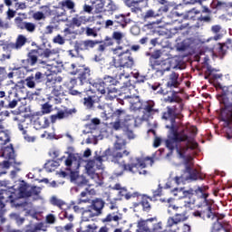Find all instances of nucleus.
<instances>
[{
  "instance_id": "obj_37",
  "label": "nucleus",
  "mask_w": 232,
  "mask_h": 232,
  "mask_svg": "<svg viewBox=\"0 0 232 232\" xmlns=\"http://www.w3.org/2000/svg\"><path fill=\"white\" fill-rule=\"evenodd\" d=\"M105 4V12H115L117 10V5L113 4L111 0H104Z\"/></svg>"
},
{
  "instance_id": "obj_21",
  "label": "nucleus",
  "mask_w": 232,
  "mask_h": 232,
  "mask_svg": "<svg viewBox=\"0 0 232 232\" xmlns=\"http://www.w3.org/2000/svg\"><path fill=\"white\" fill-rule=\"evenodd\" d=\"M93 217L98 216L89 206L87 208H83V211L82 212V224H84V222H89V220L93 218Z\"/></svg>"
},
{
  "instance_id": "obj_26",
  "label": "nucleus",
  "mask_w": 232,
  "mask_h": 232,
  "mask_svg": "<svg viewBox=\"0 0 232 232\" xmlns=\"http://www.w3.org/2000/svg\"><path fill=\"white\" fill-rule=\"evenodd\" d=\"M94 14H102V12H105V4L104 0H95L92 3Z\"/></svg>"
},
{
  "instance_id": "obj_27",
  "label": "nucleus",
  "mask_w": 232,
  "mask_h": 232,
  "mask_svg": "<svg viewBox=\"0 0 232 232\" xmlns=\"http://www.w3.org/2000/svg\"><path fill=\"white\" fill-rule=\"evenodd\" d=\"M119 197H124L126 200H130V198H136L139 197V192L130 193L126 188H121L118 192Z\"/></svg>"
},
{
  "instance_id": "obj_6",
  "label": "nucleus",
  "mask_w": 232,
  "mask_h": 232,
  "mask_svg": "<svg viewBox=\"0 0 232 232\" xmlns=\"http://www.w3.org/2000/svg\"><path fill=\"white\" fill-rule=\"evenodd\" d=\"M24 197H28L26 194V188L22 186L19 189H14V188L8 189H0V211L5 209V204L6 202L14 203L17 198H24Z\"/></svg>"
},
{
  "instance_id": "obj_22",
  "label": "nucleus",
  "mask_w": 232,
  "mask_h": 232,
  "mask_svg": "<svg viewBox=\"0 0 232 232\" xmlns=\"http://www.w3.org/2000/svg\"><path fill=\"white\" fill-rule=\"evenodd\" d=\"M179 84L180 82H179V73L172 72L169 75V81L167 82L168 88H178Z\"/></svg>"
},
{
  "instance_id": "obj_35",
  "label": "nucleus",
  "mask_w": 232,
  "mask_h": 232,
  "mask_svg": "<svg viewBox=\"0 0 232 232\" xmlns=\"http://www.w3.org/2000/svg\"><path fill=\"white\" fill-rule=\"evenodd\" d=\"M103 82L105 86H110V88L115 86L117 84V80L111 76H105L103 78Z\"/></svg>"
},
{
  "instance_id": "obj_17",
  "label": "nucleus",
  "mask_w": 232,
  "mask_h": 232,
  "mask_svg": "<svg viewBox=\"0 0 232 232\" xmlns=\"http://www.w3.org/2000/svg\"><path fill=\"white\" fill-rule=\"evenodd\" d=\"M98 41L93 40H85L82 41L80 43L75 44V52H81L83 50H90V48H94L96 44H98Z\"/></svg>"
},
{
  "instance_id": "obj_31",
  "label": "nucleus",
  "mask_w": 232,
  "mask_h": 232,
  "mask_svg": "<svg viewBox=\"0 0 232 232\" xmlns=\"http://www.w3.org/2000/svg\"><path fill=\"white\" fill-rule=\"evenodd\" d=\"M211 232H231V226H222L221 223H216Z\"/></svg>"
},
{
  "instance_id": "obj_46",
  "label": "nucleus",
  "mask_w": 232,
  "mask_h": 232,
  "mask_svg": "<svg viewBox=\"0 0 232 232\" xmlns=\"http://www.w3.org/2000/svg\"><path fill=\"white\" fill-rule=\"evenodd\" d=\"M151 226H153L152 227V231L154 232H160L162 231V223L160 221H153L150 223Z\"/></svg>"
},
{
  "instance_id": "obj_40",
  "label": "nucleus",
  "mask_w": 232,
  "mask_h": 232,
  "mask_svg": "<svg viewBox=\"0 0 232 232\" xmlns=\"http://www.w3.org/2000/svg\"><path fill=\"white\" fill-rule=\"evenodd\" d=\"M85 34L87 37H97V28L86 27Z\"/></svg>"
},
{
  "instance_id": "obj_7",
  "label": "nucleus",
  "mask_w": 232,
  "mask_h": 232,
  "mask_svg": "<svg viewBox=\"0 0 232 232\" xmlns=\"http://www.w3.org/2000/svg\"><path fill=\"white\" fill-rule=\"evenodd\" d=\"M36 53H38L39 57H42V59H49L48 63H46V68L50 73L47 74V77H54L53 75L61 72V67H59L57 61H55V57H57V52H55V50L38 49Z\"/></svg>"
},
{
  "instance_id": "obj_9",
  "label": "nucleus",
  "mask_w": 232,
  "mask_h": 232,
  "mask_svg": "<svg viewBox=\"0 0 232 232\" xmlns=\"http://www.w3.org/2000/svg\"><path fill=\"white\" fill-rule=\"evenodd\" d=\"M113 117L115 118V121L111 123L113 130H121L125 126H130L133 122V116L128 115L126 111L123 110H117L113 113Z\"/></svg>"
},
{
  "instance_id": "obj_52",
  "label": "nucleus",
  "mask_w": 232,
  "mask_h": 232,
  "mask_svg": "<svg viewBox=\"0 0 232 232\" xmlns=\"http://www.w3.org/2000/svg\"><path fill=\"white\" fill-rule=\"evenodd\" d=\"M59 166V162L57 161H48L46 164H45V168L46 169H48L49 171H52V169H53V168H57Z\"/></svg>"
},
{
  "instance_id": "obj_60",
  "label": "nucleus",
  "mask_w": 232,
  "mask_h": 232,
  "mask_svg": "<svg viewBox=\"0 0 232 232\" xmlns=\"http://www.w3.org/2000/svg\"><path fill=\"white\" fill-rule=\"evenodd\" d=\"M6 117H10V112L8 111H0V122L5 121Z\"/></svg>"
},
{
  "instance_id": "obj_43",
  "label": "nucleus",
  "mask_w": 232,
  "mask_h": 232,
  "mask_svg": "<svg viewBox=\"0 0 232 232\" xmlns=\"http://www.w3.org/2000/svg\"><path fill=\"white\" fill-rule=\"evenodd\" d=\"M226 52H227V45L226 44H219L218 57L220 59L226 55Z\"/></svg>"
},
{
  "instance_id": "obj_53",
  "label": "nucleus",
  "mask_w": 232,
  "mask_h": 232,
  "mask_svg": "<svg viewBox=\"0 0 232 232\" xmlns=\"http://www.w3.org/2000/svg\"><path fill=\"white\" fill-rule=\"evenodd\" d=\"M41 10L42 11L40 12L43 13L45 17H48V15H52V9H50V6L43 5L41 7Z\"/></svg>"
},
{
  "instance_id": "obj_25",
  "label": "nucleus",
  "mask_w": 232,
  "mask_h": 232,
  "mask_svg": "<svg viewBox=\"0 0 232 232\" xmlns=\"http://www.w3.org/2000/svg\"><path fill=\"white\" fill-rule=\"evenodd\" d=\"M82 226L80 228L77 229V232H97L98 227L97 224H85L82 223Z\"/></svg>"
},
{
  "instance_id": "obj_10",
  "label": "nucleus",
  "mask_w": 232,
  "mask_h": 232,
  "mask_svg": "<svg viewBox=\"0 0 232 232\" xmlns=\"http://www.w3.org/2000/svg\"><path fill=\"white\" fill-rule=\"evenodd\" d=\"M102 168V156H98L87 162L85 166L86 173L89 177L99 184V174L95 173V169Z\"/></svg>"
},
{
  "instance_id": "obj_1",
  "label": "nucleus",
  "mask_w": 232,
  "mask_h": 232,
  "mask_svg": "<svg viewBox=\"0 0 232 232\" xmlns=\"http://www.w3.org/2000/svg\"><path fill=\"white\" fill-rule=\"evenodd\" d=\"M166 128L169 129L170 131H172V137H169L166 140V146L168 149L170 150V151H173V150H176L178 153V157L179 159H183L185 160V166H186V172L188 174V177L184 179V177H176L175 181L178 184H180V182H184V180H197L198 179V170L193 169V158L188 157L186 159V152L189 148L191 150H195L198 146L193 139L188 137V134H186V130H179L175 131V129L173 127V124L169 127V125H167Z\"/></svg>"
},
{
  "instance_id": "obj_18",
  "label": "nucleus",
  "mask_w": 232,
  "mask_h": 232,
  "mask_svg": "<svg viewBox=\"0 0 232 232\" xmlns=\"http://www.w3.org/2000/svg\"><path fill=\"white\" fill-rule=\"evenodd\" d=\"M150 66L158 75H164V72H169L170 70L169 65H166V63L160 61H154Z\"/></svg>"
},
{
  "instance_id": "obj_14",
  "label": "nucleus",
  "mask_w": 232,
  "mask_h": 232,
  "mask_svg": "<svg viewBox=\"0 0 232 232\" xmlns=\"http://www.w3.org/2000/svg\"><path fill=\"white\" fill-rule=\"evenodd\" d=\"M188 217L186 213H176L175 217H169L167 220V227H177L181 222H186Z\"/></svg>"
},
{
  "instance_id": "obj_57",
  "label": "nucleus",
  "mask_w": 232,
  "mask_h": 232,
  "mask_svg": "<svg viewBox=\"0 0 232 232\" xmlns=\"http://www.w3.org/2000/svg\"><path fill=\"white\" fill-rule=\"evenodd\" d=\"M87 195H95V189L93 188H86L85 191H82L81 193L82 198H84V197H87Z\"/></svg>"
},
{
  "instance_id": "obj_44",
  "label": "nucleus",
  "mask_w": 232,
  "mask_h": 232,
  "mask_svg": "<svg viewBox=\"0 0 232 232\" xmlns=\"http://www.w3.org/2000/svg\"><path fill=\"white\" fill-rule=\"evenodd\" d=\"M57 117L59 120L61 119H66L67 117H70L72 115V110L70 111H60L57 112Z\"/></svg>"
},
{
  "instance_id": "obj_3",
  "label": "nucleus",
  "mask_w": 232,
  "mask_h": 232,
  "mask_svg": "<svg viewBox=\"0 0 232 232\" xmlns=\"http://www.w3.org/2000/svg\"><path fill=\"white\" fill-rule=\"evenodd\" d=\"M75 150L73 147H68L67 151L65 152L68 157L64 161L66 166V170L70 172V177L72 182H75L78 186H84L88 184V180L83 176H79V168H81V156L74 152Z\"/></svg>"
},
{
  "instance_id": "obj_12",
  "label": "nucleus",
  "mask_w": 232,
  "mask_h": 232,
  "mask_svg": "<svg viewBox=\"0 0 232 232\" xmlns=\"http://www.w3.org/2000/svg\"><path fill=\"white\" fill-rule=\"evenodd\" d=\"M172 195L174 197H178V198H189V200H184L186 208H191V206L195 204V198H193V196L195 195V190L191 188L188 190H184L183 188H174L172 190Z\"/></svg>"
},
{
  "instance_id": "obj_24",
  "label": "nucleus",
  "mask_w": 232,
  "mask_h": 232,
  "mask_svg": "<svg viewBox=\"0 0 232 232\" xmlns=\"http://www.w3.org/2000/svg\"><path fill=\"white\" fill-rule=\"evenodd\" d=\"M169 229L170 232H191V226L188 224H179L176 227H169Z\"/></svg>"
},
{
  "instance_id": "obj_8",
  "label": "nucleus",
  "mask_w": 232,
  "mask_h": 232,
  "mask_svg": "<svg viewBox=\"0 0 232 232\" xmlns=\"http://www.w3.org/2000/svg\"><path fill=\"white\" fill-rule=\"evenodd\" d=\"M0 157L5 159L3 163H0V169H8L10 166L15 164V150H14V145L10 144L6 146V143H0ZM6 171H1L0 175H5Z\"/></svg>"
},
{
  "instance_id": "obj_19",
  "label": "nucleus",
  "mask_w": 232,
  "mask_h": 232,
  "mask_svg": "<svg viewBox=\"0 0 232 232\" xmlns=\"http://www.w3.org/2000/svg\"><path fill=\"white\" fill-rule=\"evenodd\" d=\"M104 200L102 198H95L91 201V205L89 206L92 211L99 217L102 215V209H104Z\"/></svg>"
},
{
  "instance_id": "obj_41",
  "label": "nucleus",
  "mask_w": 232,
  "mask_h": 232,
  "mask_svg": "<svg viewBox=\"0 0 232 232\" xmlns=\"http://www.w3.org/2000/svg\"><path fill=\"white\" fill-rule=\"evenodd\" d=\"M180 14H179V12H177V10H172L170 12V14L168 15V19H169L170 21H172V23H176V21H178V17H180Z\"/></svg>"
},
{
  "instance_id": "obj_62",
  "label": "nucleus",
  "mask_w": 232,
  "mask_h": 232,
  "mask_svg": "<svg viewBox=\"0 0 232 232\" xmlns=\"http://www.w3.org/2000/svg\"><path fill=\"white\" fill-rule=\"evenodd\" d=\"M53 43H55L56 44H64V38H63L61 34H58L53 38Z\"/></svg>"
},
{
  "instance_id": "obj_28",
  "label": "nucleus",
  "mask_w": 232,
  "mask_h": 232,
  "mask_svg": "<svg viewBox=\"0 0 232 232\" xmlns=\"http://www.w3.org/2000/svg\"><path fill=\"white\" fill-rule=\"evenodd\" d=\"M60 5L63 8L70 10L72 14H75V2L72 0H64L61 2Z\"/></svg>"
},
{
  "instance_id": "obj_56",
  "label": "nucleus",
  "mask_w": 232,
  "mask_h": 232,
  "mask_svg": "<svg viewBox=\"0 0 232 232\" xmlns=\"http://www.w3.org/2000/svg\"><path fill=\"white\" fill-rule=\"evenodd\" d=\"M17 27L20 28V30H26V22H23V20H21V18H16L15 19Z\"/></svg>"
},
{
  "instance_id": "obj_64",
  "label": "nucleus",
  "mask_w": 232,
  "mask_h": 232,
  "mask_svg": "<svg viewBox=\"0 0 232 232\" xmlns=\"http://www.w3.org/2000/svg\"><path fill=\"white\" fill-rule=\"evenodd\" d=\"M42 79H43V73L41 72H35L34 76V81H35V82H41Z\"/></svg>"
},
{
  "instance_id": "obj_58",
  "label": "nucleus",
  "mask_w": 232,
  "mask_h": 232,
  "mask_svg": "<svg viewBox=\"0 0 232 232\" xmlns=\"http://www.w3.org/2000/svg\"><path fill=\"white\" fill-rule=\"evenodd\" d=\"M221 31H222V25L220 24H216L211 26L212 34H220Z\"/></svg>"
},
{
  "instance_id": "obj_16",
  "label": "nucleus",
  "mask_w": 232,
  "mask_h": 232,
  "mask_svg": "<svg viewBox=\"0 0 232 232\" xmlns=\"http://www.w3.org/2000/svg\"><path fill=\"white\" fill-rule=\"evenodd\" d=\"M151 222H157V218L138 221L136 232H151V228H150Z\"/></svg>"
},
{
  "instance_id": "obj_34",
  "label": "nucleus",
  "mask_w": 232,
  "mask_h": 232,
  "mask_svg": "<svg viewBox=\"0 0 232 232\" xmlns=\"http://www.w3.org/2000/svg\"><path fill=\"white\" fill-rule=\"evenodd\" d=\"M0 142H4L5 144H8V142H10V134L3 131V126H0Z\"/></svg>"
},
{
  "instance_id": "obj_20",
  "label": "nucleus",
  "mask_w": 232,
  "mask_h": 232,
  "mask_svg": "<svg viewBox=\"0 0 232 232\" xmlns=\"http://www.w3.org/2000/svg\"><path fill=\"white\" fill-rule=\"evenodd\" d=\"M28 43V38L24 34H19L14 44H9L8 48L12 50H21Z\"/></svg>"
},
{
  "instance_id": "obj_5",
  "label": "nucleus",
  "mask_w": 232,
  "mask_h": 232,
  "mask_svg": "<svg viewBox=\"0 0 232 232\" xmlns=\"http://www.w3.org/2000/svg\"><path fill=\"white\" fill-rule=\"evenodd\" d=\"M120 80L122 81L123 79H126L125 86L121 87V92L124 93H130L124 96V99L128 101V102L130 104V110L132 111H137V110H140L142 108V102H140V98L139 96H133L131 93L135 92V87L131 85L130 82V73L128 72H121L119 75Z\"/></svg>"
},
{
  "instance_id": "obj_13",
  "label": "nucleus",
  "mask_w": 232,
  "mask_h": 232,
  "mask_svg": "<svg viewBox=\"0 0 232 232\" xmlns=\"http://www.w3.org/2000/svg\"><path fill=\"white\" fill-rule=\"evenodd\" d=\"M126 37V34L120 32V31H115L112 33V37H106L104 40L105 46H113L115 44V42L117 43L118 46H121V41ZM114 40V41H113Z\"/></svg>"
},
{
  "instance_id": "obj_30",
  "label": "nucleus",
  "mask_w": 232,
  "mask_h": 232,
  "mask_svg": "<svg viewBox=\"0 0 232 232\" xmlns=\"http://www.w3.org/2000/svg\"><path fill=\"white\" fill-rule=\"evenodd\" d=\"M119 95V90L115 87H107V101H113Z\"/></svg>"
},
{
  "instance_id": "obj_54",
  "label": "nucleus",
  "mask_w": 232,
  "mask_h": 232,
  "mask_svg": "<svg viewBox=\"0 0 232 232\" xmlns=\"http://www.w3.org/2000/svg\"><path fill=\"white\" fill-rule=\"evenodd\" d=\"M93 99L92 97L84 98L83 104L86 106V108H92L93 107Z\"/></svg>"
},
{
  "instance_id": "obj_50",
  "label": "nucleus",
  "mask_w": 232,
  "mask_h": 232,
  "mask_svg": "<svg viewBox=\"0 0 232 232\" xmlns=\"http://www.w3.org/2000/svg\"><path fill=\"white\" fill-rule=\"evenodd\" d=\"M90 77V68H84V71L80 73L79 79L80 81H86Z\"/></svg>"
},
{
  "instance_id": "obj_61",
  "label": "nucleus",
  "mask_w": 232,
  "mask_h": 232,
  "mask_svg": "<svg viewBox=\"0 0 232 232\" xmlns=\"http://www.w3.org/2000/svg\"><path fill=\"white\" fill-rule=\"evenodd\" d=\"M29 63L32 66L37 63V55L34 54L33 53H29Z\"/></svg>"
},
{
  "instance_id": "obj_33",
  "label": "nucleus",
  "mask_w": 232,
  "mask_h": 232,
  "mask_svg": "<svg viewBox=\"0 0 232 232\" xmlns=\"http://www.w3.org/2000/svg\"><path fill=\"white\" fill-rule=\"evenodd\" d=\"M122 218L115 214H108L105 218L102 219V222H119Z\"/></svg>"
},
{
  "instance_id": "obj_63",
  "label": "nucleus",
  "mask_w": 232,
  "mask_h": 232,
  "mask_svg": "<svg viewBox=\"0 0 232 232\" xmlns=\"http://www.w3.org/2000/svg\"><path fill=\"white\" fill-rule=\"evenodd\" d=\"M0 28L2 30H8L10 28V22L0 20Z\"/></svg>"
},
{
  "instance_id": "obj_32",
  "label": "nucleus",
  "mask_w": 232,
  "mask_h": 232,
  "mask_svg": "<svg viewBox=\"0 0 232 232\" xmlns=\"http://www.w3.org/2000/svg\"><path fill=\"white\" fill-rule=\"evenodd\" d=\"M93 88L99 92V93H102V95H104L106 93V84L104 82L98 81L93 83Z\"/></svg>"
},
{
  "instance_id": "obj_38",
  "label": "nucleus",
  "mask_w": 232,
  "mask_h": 232,
  "mask_svg": "<svg viewBox=\"0 0 232 232\" xmlns=\"http://www.w3.org/2000/svg\"><path fill=\"white\" fill-rule=\"evenodd\" d=\"M35 124H38L39 128L42 129L48 128L50 126V120L48 118L38 119Z\"/></svg>"
},
{
  "instance_id": "obj_29",
  "label": "nucleus",
  "mask_w": 232,
  "mask_h": 232,
  "mask_svg": "<svg viewBox=\"0 0 232 232\" xmlns=\"http://www.w3.org/2000/svg\"><path fill=\"white\" fill-rule=\"evenodd\" d=\"M136 198H139V200H141V206L143 208V211H150L151 209V205H150V199H148V198L139 193V196H136Z\"/></svg>"
},
{
  "instance_id": "obj_55",
  "label": "nucleus",
  "mask_w": 232,
  "mask_h": 232,
  "mask_svg": "<svg viewBox=\"0 0 232 232\" xmlns=\"http://www.w3.org/2000/svg\"><path fill=\"white\" fill-rule=\"evenodd\" d=\"M159 15H160V14L155 13L153 10H149L145 14V19H150V17H159Z\"/></svg>"
},
{
  "instance_id": "obj_4",
  "label": "nucleus",
  "mask_w": 232,
  "mask_h": 232,
  "mask_svg": "<svg viewBox=\"0 0 232 232\" xmlns=\"http://www.w3.org/2000/svg\"><path fill=\"white\" fill-rule=\"evenodd\" d=\"M126 43L122 45H118L111 48L112 55H115L114 65L116 68H133L135 61L130 52V41L125 39Z\"/></svg>"
},
{
  "instance_id": "obj_48",
  "label": "nucleus",
  "mask_w": 232,
  "mask_h": 232,
  "mask_svg": "<svg viewBox=\"0 0 232 232\" xmlns=\"http://www.w3.org/2000/svg\"><path fill=\"white\" fill-rule=\"evenodd\" d=\"M33 19H34V21H43L46 19V16L44 14L41 13V11H38L34 13Z\"/></svg>"
},
{
  "instance_id": "obj_36",
  "label": "nucleus",
  "mask_w": 232,
  "mask_h": 232,
  "mask_svg": "<svg viewBox=\"0 0 232 232\" xmlns=\"http://www.w3.org/2000/svg\"><path fill=\"white\" fill-rule=\"evenodd\" d=\"M51 111H53L52 104L46 102L42 105L41 113L42 115H48Z\"/></svg>"
},
{
  "instance_id": "obj_51",
  "label": "nucleus",
  "mask_w": 232,
  "mask_h": 232,
  "mask_svg": "<svg viewBox=\"0 0 232 232\" xmlns=\"http://www.w3.org/2000/svg\"><path fill=\"white\" fill-rule=\"evenodd\" d=\"M36 25L34 23L26 22L25 24V30L30 34H34L35 32Z\"/></svg>"
},
{
  "instance_id": "obj_45",
  "label": "nucleus",
  "mask_w": 232,
  "mask_h": 232,
  "mask_svg": "<svg viewBox=\"0 0 232 232\" xmlns=\"http://www.w3.org/2000/svg\"><path fill=\"white\" fill-rule=\"evenodd\" d=\"M10 217L13 220H15V222L18 226H21L22 224L24 223V218H21V217H19V215H17L15 213L11 214Z\"/></svg>"
},
{
  "instance_id": "obj_59",
  "label": "nucleus",
  "mask_w": 232,
  "mask_h": 232,
  "mask_svg": "<svg viewBox=\"0 0 232 232\" xmlns=\"http://www.w3.org/2000/svg\"><path fill=\"white\" fill-rule=\"evenodd\" d=\"M24 140H26V142H35L37 137L31 136L30 134L26 133L25 135H24Z\"/></svg>"
},
{
  "instance_id": "obj_2",
  "label": "nucleus",
  "mask_w": 232,
  "mask_h": 232,
  "mask_svg": "<svg viewBox=\"0 0 232 232\" xmlns=\"http://www.w3.org/2000/svg\"><path fill=\"white\" fill-rule=\"evenodd\" d=\"M116 142L114 144V150L111 160L115 164V170L114 173L119 177L120 175H122L124 171H132L133 168H137L140 166V168H146V166H153V159L151 158H145L144 160H140L139 158H130V163L126 165V162L122 159V157H128L130 155V150H123L121 152V150H124L126 148V141L124 139L121 137H116Z\"/></svg>"
},
{
  "instance_id": "obj_47",
  "label": "nucleus",
  "mask_w": 232,
  "mask_h": 232,
  "mask_svg": "<svg viewBox=\"0 0 232 232\" xmlns=\"http://www.w3.org/2000/svg\"><path fill=\"white\" fill-rule=\"evenodd\" d=\"M25 86H27V88H35V81H34V76H28L25 79Z\"/></svg>"
},
{
  "instance_id": "obj_39",
  "label": "nucleus",
  "mask_w": 232,
  "mask_h": 232,
  "mask_svg": "<svg viewBox=\"0 0 232 232\" xmlns=\"http://www.w3.org/2000/svg\"><path fill=\"white\" fill-rule=\"evenodd\" d=\"M53 206H56L57 208H63L64 206V201L62 199L57 198V197L53 196L50 200Z\"/></svg>"
},
{
  "instance_id": "obj_11",
  "label": "nucleus",
  "mask_w": 232,
  "mask_h": 232,
  "mask_svg": "<svg viewBox=\"0 0 232 232\" xmlns=\"http://www.w3.org/2000/svg\"><path fill=\"white\" fill-rule=\"evenodd\" d=\"M61 82H63V77L49 75L47 77L45 85L47 90L51 92L52 95L59 97V95H63V93H64V92H63V85H61Z\"/></svg>"
},
{
  "instance_id": "obj_23",
  "label": "nucleus",
  "mask_w": 232,
  "mask_h": 232,
  "mask_svg": "<svg viewBox=\"0 0 232 232\" xmlns=\"http://www.w3.org/2000/svg\"><path fill=\"white\" fill-rule=\"evenodd\" d=\"M222 119L224 122H227V124H231L232 122V106L231 107H226L224 111L221 112Z\"/></svg>"
},
{
  "instance_id": "obj_42",
  "label": "nucleus",
  "mask_w": 232,
  "mask_h": 232,
  "mask_svg": "<svg viewBox=\"0 0 232 232\" xmlns=\"http://www.w3.org/2000/svg\"><path fill=\"white\" fill-rule=\"evenodd\" d=\"M72 24H74V26H81V24H86V23H90V20H82L79 17H74L72 20Z\"/></svg>"
},
{
  "instance_id": "obj_15",
  "label": "nucleus",
  "mask_w": 232,
  "mask_h": 232,
  "mask_svg": "<svg viewBox=\"0 0 232 232\" xmlns=\"http://www.w3.org/2000/svg\"><path fill=\"white\" fill-rule=\"evenodd\" d=\"M194 217H200L203 220H206L208 218L215 220L216 222L214 223L212 229H214L215 224H220V222H218V218H217L215 214H213V212L211 211V207H208V208L203 212H195Z\"/></svg>"
},
{
  "instance_id": "obj_49",
  "label": "nucleus",
  "mask_w": 232,
  "mask_h": 232,
  "mask_svg": "<svg viewBox=\"0 0 232 232\" xmlns=\"http://www.w3.org/2000/svg\"><path fill=\"white\" fill-rule=\"evenodd\" d=\"M200 14V11L197 10V9H192L190 11H188L187 14H186V18L187 19H195V15Z\"/></svg>"
}]
</instances>
